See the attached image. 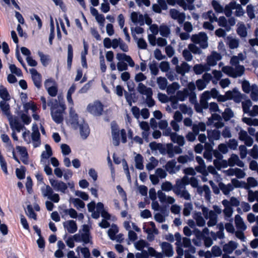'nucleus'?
I'll list each match as a JSON object with an SVG mask.
<instances>
[{"instance_id": "26", "label": "nucleus", "mask_w": 258, "mask_h": 258, "mask_svg": "<svg viewBox=\"0 0 258 258\" xmlns=\"http://www.w3.org/2000/svg\"><path fill=\"white\" fill-rule=\"evenodd\" d=\"M206 130V126L205 123L201 122L198 124H194L192 126V133L197 136L199 134V132H205Z\"/></svg>"}, {"instance_id": "47", "label": "nucleus", "mask_w": 258, "mask_h": 258, "mask_svg": "<svg viewBox=\"0 0 258 258\" xmlns=\"http://www.w3.org/2000/svg\"><path fill=\"white\" fill-rule=\"evenodd\" d=\"M159 32L162 36L168 37L170 33V30L166 25H161L159 27Z\"/></svg>"}, {"instance_id": "38", "label": "nucleus", "mask_w": 258, "mask_h": 258, "mask_svg": "<svg viewBox=\"0 0 258 258\" xmlns=\"http://www.w3.org/2000/svg\"><path fill=\"white\" fill-rule=\"evenodd\" d=\"M218 25L220 27H222L225 28L226 31H229L231 29L230 27L227 24V20L226 18L224 16H221L218 18Z\"/></svg>"}, {"instance_id": "45", "label": "nucleus", "mask_w": 258, "mask_h": 258, "mask_svg": "<svg viewBox=\"0 0 258 258\" xmlns=\"http://www.w3.org/2000/svg\"><path fill=\"white\" fill-rule=\"evenodd\" d=\"M45 148L46 151L42 153L41 157L42 159H47L52 156V152L50 146L48 144L45 145Z\"/></svg>"}, {"instance_id": "59", "label": "nucleus", "mask_w": 258, "mask_h": 258, "mask_svg": "<svg viewBox=\"0 0 258 258\" xmlns=\"http://www.w3.org/2000/svg\"><path fill=\"white\" fill-rule=\"evenodd\" d=\"M149 69L152 75L156 76L159 73V69L156 61H153L152 63L149 64Z\"/></svg>"}, {"instance_id": "36", "label": "nucleus", "mask_w": 258, "mask_h": 258, "mask_svg": "<svg viewBox=\"0 0 258 258\" xmlns=\"http://www.w3.org/2000/svg\"><path fill=\"white\" fill-rule=\"evenodd\" d=\"M235 6V2H231L229 4L225 6L223 12L227 17H230L232 15V11L234 10V6Z\"/></svg>"}, {"instance_id": "6", "label": "nucleus", "mask_w": 258, "mask_h": 258, "mask_svg": "<svg viewBox=\"0 0 258 258\" xmlns=\"http://www.w3.org/2000/svg\"><path fill=\"white\" fill-rule=\"evenodd\" d=\"M252 105V102L250 100H247L242 102L243 111L245 113H248L250 116H255L258 114V105H254L252 110H250V107Z\"/></svg>"}, {"instance_id": "9", "label": "nucleus", "mask_w": 258, "mask_h": 258, "mask_svg": "<svg viewBox=\"0 0 258 258\" xmlns=\"http://www.w3.org/2000/svg\"><path fill=\"white\" fill-rule=\"evenodd\" d=\"M160 246L165 256L170 257L173 255V248L170 243L167 242H160Z\"/></svg>"}, {"instance_id": "57", "label": "nucleus", "mask_w": 258, "mask_h": 258, "mask_svg": "<svg viewBox=\"0 0 258 258\" xmlns=\"http://www.w3.org/2000/svg\"><path fill=\"white\" fill-rule=\"evenodd\" d=\"M175 194L185 200H190L191 196L186 189L181 190L178 194L177 193Z\"/></svg>"}, {"instance_id": "12", "label": "nucleus", "mask_w": 258, "mask_h": 258, "mask_svg": "<svg viewBox=\"0 0 258 258\" xmlns=\"http://www.w3.org/2000/svg\"><path fill=\"white\" fill-rule=\"evenodd\" d=\"M30 73L34 85L37 88H40L41 86V75L34 69H30Z\"/></svg>"}, {"instance_id": "23", "label": "nucleus", "mask_w": 258, "mask_h": 258, "mask_svg": "<svg viewBox=\"0 0 258 258\" xmlns=\"http://www.w3.org/2000/svg\"><path fill=\"white\" fill-rule=\"evenodd\" d=\"M247 220L250 223H253L256 221V225L253 227L252 231L255 237L258 236V217L255 218L253 214L249 213L247 215Z\"/></svg>"}, {"instance_id": "30", "label": "nucleus", "mask_w": 258, "mask_h": 258, "mask_svg": "<svg viewBox=\"0 0 258 258\" xmlns=\"http://www.w3.org/2000/svg\"><path fill=\"white\" fill-rule=\"evenodd\" d=\"M176 164V161L175 159L171 160L167 162L165 165V168L166 171H168L170 174H174L176 173V171L174 169L175 165Z\"/></svg>"}, {"instance_id": "43", "label": "nucleus", "mask_w": 258, "mask_h": 258, "mask_svg": "<svg viewBox=\"0 0 258 258\" xmlns=\"http://www.w3.org/2000/svg\"><path fill=\"white\" fill-rule=\"evenodd\" d=\"M0 97L2 100H10V95L7 89L2 85L0 86Z\"/></svg>"}, {"instance_id": "22", "label": "nucleus", "mask_w": 258, "mask_h": 258, "mask_svg": "<svg viewBox=\"0 0 258 258\" xmlns=\"http://www.w3.org/2000/svg\"><path fill=\"white\" fill-rule=\"evenodd\" d=\"M207 134V137L211 143H214V141L215 140H219L221 137L220 131L216 129L208 131Z\"/></svg>"}, {"instance_id": "53", "label": "nucleus", "mask_w": 258, "mask_h": 258, "mask_svg": "<svg viewBox=\"0 0 258 258\" xmlns=\"http://www.w3.org/2000/svg\"><path fill=\"white\" fill-rule=\"evenodd\" d=\"M237 32L241 37H245L247 36V31L245 25L243 24H240L237 29Z\"/></svg>"}, {"instance_id": "3", "label": "nucleus", "mask_w": 258, "mask_h": 258, "mask_svg": "<svg viewBox=\"0 0 258 258\" xmlns=\"http://www.w3.org/2000/svg\"><path fill=\"white\" fill-rule=\"evenodd\" d=\"M242 88L243 91L246 93H248L251 91L250 96L253 100H258V88L256 85L250 86L248 81H244L242 83Z\"/></svg>"}, {"instance_id": "7", "label": "nucleus", "mask_w": 258, "mask_h": 258, "mask_svg": "<svg viewBox=\"0 0 258 258\" xmlns=\"http://www.w3.org/2000/svg\"><path fill=\"white\" fill-rule=\"evenodd\" d=\"M87 110L94 116H100L103 111V105L100 102L96 101L93 104H89Z\"/></svg>"}, {"instance_id": "2", "label": "nucleus", "mask_w": 258, "mask_h": 258, "mask_svg": "<svg viewBox=\"0 0 258 258\" xmlns=\"http://www.w3.org/2000/svg\"><path fill=\"white\" fill-rule=\"evenodd\" d=\"M239 61L240 60L238 57L233 56L231 58L230 63L232 66H235V68L225 66L222 68V71L233 78L241 77L244 74L245 69L243 66L239 65Z\"/></svg>"}, {"instance_id": "56", "label": "nucleus", "mask_w": 258, "mask_h": 258, "mask_svg": "<svg viewBox=\"0 0 258 258\" xmlns=\"http://www.w3.org/2000/svg\"><path fill=\"white\" fill-rule=\"evenodd\" d=\"M188 48L195 54H201L202 53V50L195 44L190 43L188 44Z\"/></svg>"}, {"instance_id": "17", "label": "nucleus", "mask_w": 258, "mask_h": 258, "mask_svg": "<svg viewBox=\"0 0 258 258\" xmlns=\"http://www.w3.org/2000/svg\"><path fill=\"white\" fill-rule=\"evenodd\" d=\"M63 226L70 233H74L77 231L78 227L74 220H68L63 222Z\"/></svg>"}, {"instance_id": "19", "label": "nucleus", "mask_w": 258, "mask_h": 258, "mask_svg": "<svg viewBox=\"0 0 258 258\" xmlns=\"http://www.w3.org/2000/svg\"><path fill=\"white\" fill-rule=\"evenodd\" d=\"M238 244L234 241H230L223 246V251L225 253L231 254L237 247Z\"/></svg>"}, {"instance_id": "14", "label": "nucleus", "mask_w": 258, "mask_h": 258, "mask_svg": "<svg viewBox=\"0 0 258 258\" xmlns=\"http://www.w3.org/2000/svg\"><path fill=\"white\" fill-rule=\"evenodd\" d=\"M80 134L82 139L85 140L87 138L90 134V129L88 124L85 122L84 120L78 126Z\"/></svg>"}, {"instance_id": "50", "label": "nucleus", "mask_w": 258, "mask_h": 258, "mask_svg": "<svg viewBox=\"0 0 258 258\" xmlns=\"http://www.w3.org/2000/svg\"><path fill=\"white\" fill-rule=\"evenodd\" d=\"M233 186L235 187H243L247 188V183L244 181H240L236 179H232L231 180V183Z\"/></svg>"}, {"instance_id": "5", "label": "nucleus", "mask_w": 258, "mask_h": 258, "mask_svg": "<svg viewBox=\"0 0 258 258\" xmlns=\"http://www.w3.org/2000/svg\"><path fill=\"white\" fill-rule=\"evenodd\" d=\"M66 109L63 105H60L58 108H52L51 111V116L53 120L57 123H60L63 120V113Z\"/></svg>"}, {"instance_id": "10", "label": "nucleus", "mask_w": 258, "mask_h": 258, "mask_svg": "<svg viewBox=\"0 0 258 258\" xmlns=\"http://www.w3.org/2000/svg\"><path fill=\"white\" fill-rule=\"evenodd\" d=\"M171 17L174 19L177 20L179 24H182L185 19V15L184 13H179L178 11L175 9H171L169 11Z\"/></svg>"}, {"instance_id": "16", "label": "nucleus", "mask_w": 258, "mask_h": 258, "mask_svg": "<svg viewBox=\"0 0 258 258\" xmlns=\"http://www.w3.org/2000/svg\"><path fill=\"white\" fill-rule=\"evenodd\" d=\"M9 100H2L0 101V108L3 113L7 116L8 119L13 117L10 112V106L8 102Z\"/></svg>"}, {"instance_id": "13", "label": "nucleus", "mask_w": 258, "mask_h": 258, "mask_svg": "<svg viewBox=\"0 0 258 258\" xmlns=\"http://www.w3.org/2000/svg\"><path fill=\"white\" fill-rule=\"evenodd\" d=\"M9 123L11 128L13 131L16 130L18 132H20L24 128V125L21 124L18 120L17 117H12L9 119Z\"/></svg>"}, {"instance_id": "39", "label": "nucleus", "mask_w": 258, "mask_h": 258, "mask_svg": "<svg viewBox=\"0 0 258 258\" xmlns=\"http://www.w3.org/2000/svg\"><path fill=\"white\" fill-rule=\"evenodd\" d=\"M73 57V49L71 44H69L68 46V58H67V66L69 69H71L72 60Z\"/></svg>"}, {"instance_id": "42", "label": "nucleus", "mask_w": 258, "mask_h": 258, "mask_svg": "<svg viewBox=\"0 0 258 258\" xmlns=\"http://www.w3.org/2000/svg\"><path fill=\"white\" fill-rule=\"evenodd\" d=\"M135 161L136 163V167L140 170H143L144 169V165L143 164V157L140 154H137L135 158Z\"/></svg>"}, {"instance_id": "58", "label": "nucleus", "mask_w": 258, "mask_h": 258, "mask_svg": "<svg viewBox=\"0 0 258 258\" xmlns=\"http://www.w3.org/2000/svg\"><path fill=\"white\" fill-rule=\"evenodd\" d=\"M26 215L30 218L36 220V214L34 212L32 206L31 205H29L27 207V211H26Z\"/></svg>"}, {"instance_id": "31", "label": "nucleus", "mask_w": 258, "mask_h": 258, "mask_svg": "<svg viewBox=\"0 0 258 258\" xmlns=\"http://www.w3.org/2000/svg\"><path fill=\"white\" fill-rule=\"evenodd\" d=\"M171 141L177 143L179 146H183L185 144V140L183 136H179L176 133H173L171 135Z\"/></svg>"}, {"instance_id": "48", "label": "nucleus", "mask_w": 258, "mask_h": 258, "mask_svg": "<svg viewBox=\"0 0 258 258\" xmlns=\"http://www.w3.org/2000/svg\"><path fill=\"white\" fill-rule=\"evenodd\" d=\"M193 209V206L191 203H185L183 210V214L185 216H188Z\"/></svg>"}, {"instance_id": "55", "label": "nucleus", "mask_w": 258, "mask_h": 258, "mask_svg": "<svg viewBox=\"0 0 258 258\" xmlns=\"http://www.w3.org/2000/svg\"><path fill=\"white\" fill-rule=\"evenodd\" d=\"M72 203L74 206L78 209L84 208L85 204L84 202L78 198H74L72 199Z\"/></svg>"}, {"instance_id": "62", "label": "nucleus", "mask_w": 258, "mask_h": 258, "mask_svg": "<svg viewBox=\"0 0 258 258\" xmlns=\"http://www.w3.org/2000/svg\"><path fill=\"white\" fill-rule=\"evenodd\" d=\"M234 10H236L235 15L236 16L240 17L243 16L244 11L240 4H237L235 2V6H234Z\"/></svg>"}, {"instance_id": "25", "label": "nucleus", "mask_w": 258, "mask_h": 258, "mask_svg": "<svg viewBox=\"0 0 258 258\" xmlns=\"http://www.w3.org/2000/svg\"><path fill=\"white\" fill-rule=\"evenodd\" d=\"M209 221L207 225L209 227H212L216 225L217 223L218 215L212 210L210 211L209 213Z\"/></svg>"}, {"instance_id": "27", "label": "nucleus", "mask_w": 258, "mask_h": 258, "mask_svg": "<svg viewBox=\"0 0 258 258\" xmlns=\"http://www.w3.org/2000/svg\"><path fill=\"white\" fill-rule=\"evenodd\" d=\"M235 224L236 228L239 230L244 231L246 229V225L239 215H236L235 217Z\"/></svg>"}, {"instance_id": "29", "label": "nucleus", "mask_w": 258, "mask_h": 258, "mask_svg": "<svg viewBox=\"0 0 258 258\" xmlns=\"http://www.w3.org/2000/svg\"><path fill=\"white\" fill-rule=\"evenodd\" d=\"M219 185L220 190H222L225 195H228L230 192L234 189L233 186L231 183L226 185L223 182H220Z\"/></svg>"}, {"instance_id": "63", "label": "nucleus", "mask_w": 258, "mask_h": 258, "mask_svg": "<svg viewBox=\"0 0 258 258\" xmlns=\"http://www.w3.org/2000/svg\"><path fill=\"white\" fill-rule=\"evenodd\" d=\"M211 252L215 257H217L222 255V250L219 246L214 245L212 248Z\"/></svg>"}, {"instance_id": "35", "label": "nucleus", "mask_w": 258, "mask_h": 258, "mask_svg": "<svg viewBox=\"0 0 258 258\" xmlns=\"http://www.w3.org/2000/svg\"><path fill=\"white\" fill-rule=\"evenodd\" d=\"M188 96H189V92H188V91L187 90L184 89L183 91H177L176 95L174 96L173 97H175L177 100L183 101Z\"/></svg>"}, {"instance_id": "18", "label": "nucleus", "mask_w": 258, "mask_h": 258, "mask_svg": "<svg viewBox=\"0 0 258 258\" xmlns=\"http://www.w3.org/2000/svg\"><path fill=\"white\" fill-rule=\"evenodd\" d=\"M248 200L250 202H252L254 200L258 202V191L253 192L251 190H249ZM252 209L254 212H258V202L253 206Z\"/></svg>"}, {"instance_id": "41", "label": "nucleus", "mask_w": 258, "mask_h": 258, "mask_svg": "<svg viewBox=\"0 0 258 258\" xmlns=\"http://www.w3.org/2000/svg\"><path fill=\"white\" fill-rule=\"evenodd\" d=\"M222 116L225 121L229 120L234 116V113L229 108H226L224 111L222 113Z\"/></svg>"}, {"instance_id": "4", "label": "nucleus", "mask_w": 258, "mask_h": 258, "mask_svg": "<svg viewBox=\"0 0 258 258\" xmlns=\"http://www.w3.org/2000/svg\"><path fill=\"white\" fill-rule=\"evenodd\" d=\"M191 40L196 44H199L203 49L208 47V37L206 33L201 32L199 34L192 35Z\"/></svg>"}, {"instance_id": "24", "label": "nucleus", "mask_w": 258, "mask_h": 258, "mask_svg": "<svg viewBox=\"0 0 258 258\" xmlns=\"http://www.w3.org/2000/svg\"><path fill=\"white\" fill-rule=\"evenodd\" d=\"M137 90L140 94L146 96L149 94H151V93L153 92L152 89L151 88L147 87L142 83H139L137 88Z\"/></svg>"}, {"instance_id": "32", "label": "nucleus", "mask_w": 258, "mask_h": 258, "mask_svg": "<svg viewBox=\"0 0 258 258\" xmlns=\"http://www.w3.org/2000/svg\"><path fill=\"white\" fill-rule=\"evenodd\" d=\"M194 219L196 220L197 225L199 227H203L205 224V221L202 217L200 212H196L193 215Z\"/></svg>"}, {"instance_id": "37", "label": "nucleus", "mask_w": 258, "mask_h": 258, "mask_svg": "<svg viewBox=\"0 0 258 258\" xmlns=\"http://www.w3.org/2000/svg\"><path fill=\"white\" fill-rule=\"evenodd\" d=\"M180 86L179 84L177 82H173L171 84L167 86L166 91L168 95H172L174 94L176 90H177Z\"/></svg>"}, {"instance_id": "15", "label": "nucleus", "mask_w": 258, "mask_h": 258, "mask_svg": "<svg viewBox=\"0 0 258 258\" xmlns=\"http://www.w3.org/2000/svg\"><path fill=\"white\" fill-rule=\"evenodd\" d=\"M221 54L216 51L212 52L211 54L207 57V66H214L217 64V61L221 60Z\"/></svg>"}, {"instance_id": "33", "label": "nucleus", "mask_w": 258, "mask_h": 258, "mask_svg": "<svg viewBox=\"0 0 258 258\" xmlns=\"http://www.w3.org/2000/svg\"><path fill=\"white\" fill-rule=\"evenodd\" d=\"M210 70V68L207 64H196L194 67V70L196 74H202L205 71Z\"/></svg>"}, {"instance_id": "34", "label": "nucleus", "mask_w": 258, "mask_h": 258, "mask_svg": "<svg viewBox=\"0 0 258 258\" xmlns=\"http://www.w3.org/2000/svg\"><path fill=\"white\" fill-rule=\"evenodd\" d=\"M227 44L230 49H235L239 46V40L237 39L233 38L231 36L226 38Z\"/></svg>"}, {"instance_id": "61", "label": "nucleus", "mask_w": 258, "mask_h": 258, "mask_svg": "<svg viewBox=\"0 0 258 258\" xmlns=\"http://www.w3.org/2000/svg\"><path fill=\"white\" fill-rule=\"evenodd\" d=\"M242 121L249 125H258V119H252L251 118L243 117L242 118Z\"/></svg>"}, {"instance_id": "49", "label": "nucleus", "mask_w": 258, "mask_h": 258, "mask_svg": "<svg viewBox=\"0 0 258 258\" xmlns=\"http://www.w3.org/2000/svg\"><path fill=\"white\" fill-rule=\"evenodd\" d=\"M196 89V86L194 83H189L188 85L187 88L185 89L184 90H187L188 92H189V96L190 97V99L196 98V94L195 93V90Z\"/></svg>"}, {"instance_id": "21", "label": "nucleus", "mask_w": 258, "mask_h": 258, "mask_svg": "<svg viewBox=\"0 0 258 258\" xmlns=\"http://www.w3.org/2000/svg\"><path fill=\"white\" fill-rule=\"evenodd\" d=\"M40 134L38 128L36 127V129H35L34 126H33V132L31 134V138L33 141V146L35 148L38 147L40 145Z\"/></svg>"}, {"instance_id": "44", "label": "nucleus", "mask_w": 258, "mask_h": 258, "mask_svg": "<svg viewBox=\"0 0 258 258\" xmlns=\"http://www.w3.org/2000/svg\"><path fill=\"white\" fill-rule=\"evenodd\" d=\"M185 186L180 181L176 179L175 184L174 185L173 192L175 194H178L181 190L186 189Z\"/></svg>"}, {"instance_id": "51", "label": "nucleus", "mask_w": 258, "mask_h": 258, "mask_svg": "<svg viewBox=\"0 0 258 258\" xmlns=\"http://www.w3.org/2000/svg\"><path fill=\"white\" fill-rule=\"evenodd\" d=\"M118 227L115 225H112L111 228L108 230V235L112 240L115 239V235L118 232Z\"/></svg>"}, {"instance_id": "60", "label": "nucleus", "mask_w": 258, "mask_h": 258, "mask_svg": "<svg viewBox=\"0 0 258 258\" xmlns=\"http://www.w3.org/2000/svg\"><path fill=\"white\" fill-rule=\"evenodd\" d=\"M9 69L12 74H14L18 77H21L22 76L21 70L18 68L15 64H10L9 66Z\"/></svg>"}, {"instance_id": "11", "label": "nucleus", "mask_w": 258, "mask_h": 258, "mask_svg": "<svg viewBox=\"0 0 258 258\" xmlns=\"http://www.w3.org/2000/svg\"><path fill=\"white\" fill-rule=\"evenodd\" d=\"M226 95L228 99H233L235 102L239 103L243 99L242 95L238 90L235 88L233 91H228L226 92Z\"/></svg>"}, {"instance_id": "52", "label": "nucleus", "mask_w": 258, "mask_h": 258, "mask_svg": "<svg viewBox=\"0 0 258 258\" xmlns=\"http://www.w3.org/2000/svg\"><path fill=\"white\" fill-rule=\"evenodd\" d=\"M161 188L162 190L165 191H173L174 185L170 181H166L162 183Z\"/></svg>"}, {"instance_id": "46", "label": "nucleus", "mask_w": 258, "mask_h": 258, "mask_svg": "<svg viewBox=\"0 0 258 258\" xmlns=\"http://www.w3.org/2000/svg\"><path fill=\"white\" fill-rule=\"evenodd\" d=\"M205 19H208L211 22H215L218 21V18L213 11H208L206 14L204 15Z\"/></svg>"}, {"instance_id": "40", "label": "nucleus", "mask_w": 258, "mask_h": 258, "mask_svg": "<svg viewBox=\"0 0 258 258\" xmlns=\"http://www.w3.org/2000/svg\"><path fill=\"white\" fill-rule=\"evenodd\" d=\"M157 83L160 90H165L167 86L168 82L164 77H159L157 78Z\"/></svg>"}, {"instance_id": "1", "label": "nucleus", "mask_w": 258, "mask_h": 258, "mask_svg": "<svg viewBox=\"0 0 258 258\" xmlns=\"http://www.w3.org/2000/svg\"><path fill=\"white\" fill-rule=\"evenodd\" d=\"M49 182L51 187L48 185L42 187L41 188L42 195L52 202L57 203L59 201L60 197L58 194L54 193L53 189L64 194L68 188V185L61 180L54 179H49Z\"/></svg>"}, {"instance_id": "28", "label": "nucleus", "mask_w": 258, "mask_h": 258, "mask_svg": "<svg viewBox=\"0 0 258 258\" xmlns=\"http://www.w3.org/2000/svg\"><path fill=\"white\" fill-rule=\"evenodd\" d=\"M189 69V66L185 62H182L180 66L177 65L176 66V71L177 73L181 75H184L185 73L188 72Z\"/></svg>"}, {"instance_id": "54", "label": "nucleus", "mask_w": 258, "mask_h": 258, "mask_svg": "<svg viewBox=\"0 0 258 258\" xmlns=\"http://www.w3.org/2000/svg\"><path fill=\"white\" fill-rule=\"evenodd\" d=\"M212 5L217 13H222L223 12L224 8L217 1L213 0L212 2Z\"/></svg>"}, {"instance_id": "20", "label": "nucleus", "mask_w": 258, "mask_h": 258, "mask_svg": "<svg viewBox=\"0 0 258 258\" xmlns=\"http://www.w3.org/2000/svg\"><path fill=\"white\" fill-rule=\"evenodd\" d=\"M210 92L209 91H205L201 96L200 103L203 108L207 109L209 107L208 100L210 99Z\"/></svg>"}, {"instance_id": "8", "label": "nucleus", "mask_w": 258, "mask_h": 258, "mask_svg": "<svg viewBox=\"0 0 258 258\" xmlns=\"http://www.w3.org/2000/svg\"><path fill=\"white\" fill-rule=\"evenodd\" d=\"M82 120H84L82 119H79L78 114L76 113L75 110L71 108L70 111L69 121L72 127L74 129H78V126L82 123Z\"/></svg>"}, {"instance_id": "64", "label": "nucleus", "mask_w": 258, "mask_h": 258, "mask_svg": "<svg viewBox=\"0 0 258 258\" xmlns=\"http://www.w3.org/2000/svg\"><path fill=\"white\" fill-rule=\"evenodd\" d=\"M182 56L187 61H190L192 59L191 52L188 49H185L182 52Z\"/></svg>"}]
</instances>
